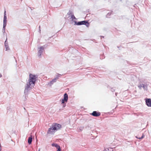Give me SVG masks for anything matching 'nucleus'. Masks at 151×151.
Wrapping results in <instances>:
<instances>
[{
    "label": "nucleus",
    "mask_w": 151,
    "mask_h": 151,
    "mask_svg": "<svg viewBox=\"0 0 151 151\" xmlns=\"http://www.w3.org/2000/svg\"><path fill=\"white\" fill-rule=\"evenodd\" d=\"M138 86L139 89H141L142 87V86H143L142 84H140L138 85Z\"/></svg>",
    "instance_id": "22"
},
{
    "label": "nucleus",
    "mask_w": 151,
    "mask_h": 151,
    "mask_svg": "<svg viewBox=\"0 0 151 151\" xmlns=\"http://www.w3.org/2000/svg\"><path fill=\"white\" fill-rule=\"evenodd\" d=\"M32 140V136H31L30 137H29L28 140V142L29 144L30 145L31 144Z\"/></svg>",
    "instance_id": "12"
},
{
    "label": "nucleus",
    "mask_w": 151,
    "mask_h": 151,
    "mask_svg": "<svg viewBox=\"0 0 151 151\" xmlns=\"http://www.w3.org/2000/svg\"><path fill=\"white\" fill-rule=\"evenodd\" d=\"M104 36H101V38H104Z\"/></svg>",
    "instance_id": "32"
},
{
    "label": "nucleus",
    "mask_w": 151,
    "mask_h": 151,
    "mask_svg": "<svg viewBox=\"0 0 151 151\" xmlns=\"http://www.w3.org/2000/svg\"><path fill=\"white\" fill-rule=\"evenodd\" d=\"M6 23L7 17L6 15V10H5L4 13L3 25H6Z\"/></svg>",
    "instance_id": "6"
},
{
    "label": "nucleus",
    "mask_w": 151,
    "mask_h": 151,
    "mask_svg": "<svg viewBox=\"0 0 151 151\" xmlns=\"http://www.w3.org/2000/svg\"><path fill=\"white\" fill-rule=\"evenodd\" d=\"M37 54L38 57L40 58H41V55L44 50L43 49V48H42V47H40L37 48Z\"/></svg>",
    "instance_id": "5"
},
{
    "label": "nucleus",
    "mask_w": 151,
    "mask_h": 151,
    "mask_svg": "<svg viewBox=\"0 0 151 151\" xmlns=\"http://www.w3.org/2000/svg\"><path fill=\"white\" fill-rule=\"evenodd\" d=\"M144 137V135H143V134L142 135V136L141 137H139L138 138V139H142Z\"/></svg>",
    "instance_id": "27"
},
{
    "label": "nucleus",
    "mask_w": 151,
    "mask_h": 151,
    "mask_svg": "<svg viewBox=\"0 0 151 151\" xmlns=\"http://www.w3.org/2000/svg\"><path fill=\"white\" fill-rule=\"evenodd\" d=\"M56 79L54 78L52 80V81L50 83H50L51 84H52L56 82Z\"/></svg>",
    "instance_id": "15"
},
{
    "label": "nucleus",
    "mask_w": 151,
    "mask_h": 151,
    "mask_svg": "<svg viewBox=\"0 0 151 151\" xmlns=\"http://www.w3.org/2000/svg\"><path fill=\"white\" fill-rule=\"evenodd\" d=\"M61 75L59 73H58L57 75L55 76V77L54 78L57 80L58 79L59 77H61Z\"/></svg>",
    "instance_id": "13"
},
{
    "label": "nucleus",
    "mask_w": 151,
    "mask_h": 151,
    "mask_svg": "<svg viewBox=\"0 0 151 151\" xmlns=\"http://www.w3.org/2000/svg\"><path fill=\"white\" fill-rule=\"evenodd\" d=\"M75 25H85L87 27H88L89 26V24L88 21L84 20L78 22L76 21H74Z\"/></svg>",
    "instance_id": "3"
},
{
    "label": "nucleus",
    "mask_w": 151,
    "mask_h": 151,
    "mask_svg": "<svg viewBox=\"0 0 151 151\" xmlns=\"http://www.w3.org/2000/svg\"><path fill=\"white\" fill-rule=\"evenodd\" d=\"M100 58L101 59L102 58V59L104 58V56L103 55H101Z\"/></svg>",
    "instance_id": "28"
},
{
    "label": "nucleus",
    "mask_w": 151,
    "mask_h": 151,
    "mask_svg": "<svg viewBox=\"0 0 151 151\" xmlns=\"http://www.w3.org/2000/svg\"><path fill=\"white\" fill-rule=\"evenodd\" d=\"M52 125L53 127V129L55 130H57L61 127V125L60 124L56 123H53Z\"/></svg>",
    "instance_id": "4"
},
{
    "label": "nucleus",
    "mask_w": 151,
    "mask_h": 151,
    "mask_svg": "<svg viewBox=\"0 0 151 151\" xmlns=\"http://www.w3.org/2000/svg\"><path fill=\"white\" fill-rule=\"evenodd\" d=\"M47 46V45H45L43 46H41L40 47H42V48H43V50H44V48L46 47Z\"/></svg>",
    "instance_id": "24"
},
{
    "label": "nucleus",
    "mask_w": 151,
    "mask_h": 151,
    "mask_svg": "<svg viewBox=\"0 0 151 151\" xmlns=\"http://www.w3.org/2000/svg\"><path fill=\"white\" fill-rule=\"evenodd\" d=\"M143 86L142 87L144 90H147V86L146 85L144 84H142Z\"/></svg>",
    "instance_id": "14"
},
{
    "label": "nucleus",
    "mask_w": 151,
    "mask_h": 151,
    "mask_svg": "<svg viewBox=\"0 0 151 151\" xmlns=\"http://www.w3.org/2000/svg\"><path fill=\"white\" fill-rule=\"evenodd\" d=\"M2 77V75L1 74L0 75V78Z\"/></svg>",
    "instance_id": "35"
},
{
    "label": "nucleus",
    "mask_w": 151,
    "mask_h": 151,
    "mask_svg": "<svg viewBox=\"0 0 151 151\" xmlns=\"http://www.w3.org/2000/svg\"><path fill=\"white\" fill-rule=\"evenodd\" d=\"M136 138H137L138 139V138H139V137H137V136H136Z\"/></svg>",
    "instance_id": "36"
},
{
    "label": "nucleus",
    "mask_w": 151,
    "mask_h": 151,
    "mask_svg": "<svg viewBox=\"0 0 151 151\" xmlns=\"http://www.w3.org/2000/svg\"><path fill=\"white\" fill-rule=\"evenodd\" d=\"M63 99L65 100V102H67L68 99V96L67 93H65L64 95Z\"/></svg>",
    "instance_id": "11"
},
{
    "label": "nucleus",
    "mask_w": 151,
    "mask_h": 151,
    "mask_svg": "<svg viewBox=\"0 0 151 151\" xmlns=\"http://www.w3.org/2000/svg\"><path fill=\"white\" fill-rule=\"evenodd\" d=\"M57 148L58 149L57 151H60L61 150L60 147V146H59Z\"/></svg>",
    "instance_id": "25"
},
{
    "label": "nucleus",
    "mask_w": 151,
    "mask_h": 151,
    "mask_svg": "<svg viewBox=\"0 0 151 151\" xmlns=\"http://www.w3.org/2000/svg\"><path fill=\"white\" fill-rule=\"evenodd\" d=\"M6 26V25H3V27L2 29V31L3 33L4 34L5 32V27Z\"/></svg>",
    "instance_id": "18"
},
{
    "label": "nucleus",
    "mask_w": 151,
    "mask_h": 151,
    "mask_svg": "<svg viewBox=\"0 0 151 151\" xmlns=\"http://www.w3.org/2000/svg\"><path fill=\"white\" fill-rule=\"evenodd\" d=\"M53 127L52 126L51 127L48 129V131L47 132V134H53L54 133V131L55 130V129H53Z\"/></svg>",
    "instance_id": "7"
},
{
    "label": "nucleus",
    "mask_w": 151,
    "mask_h": 151,
    "mask_svg": "<svg viewBox=\"0 0 151 151\" xmlns=\"http://www.w3.org/2000/svg\"><path fill=\"white\" fill-rule=\"evenodd\" d=\"M84 128V127H79L78 129H79V131H82Z\"/></svg>",
    "instance_id": "17"
},
{
    "label": "nucleus",
    "mask_w": 151,
    "mask_h": 151,
    "mask_svg": "<svg viewBox=\"0 0 151 151\" xmlns=\"http://www.w3.org/2000/svg\"><path fill=\"white\" fill-rule=\"evenodd\" d=\"M0 151H1V145L0 144Z\"/></svg>",
    "instance_id": "33"
},
{
    "label": "nucleus",
    "mask_w": 151,
    "mask_h": 151,
    "mask_svg": "<svg viewBox=\"0 0 151 151\" xmlns=\"http://www.w3.org/2000/svg\"><path fill=\"white\" fill-rule=\"evenodd\" d=\"M67 14L68 15H71L72 14H73L72 11L70 10L68 13Z\"/></svg>",
    "instance_id": "19"
},
{
    "label": "nucleus",
    "mask_w": 151,
    "mask_h": 151,
    "mask_svg": "<svg viewBox=\"0 0 151 151\" xmlns=\"http://www.w3.org/2000/svg\"><path fill=\"white\" fill-rule=\"evenodd\" d=\"M145 103L146 105L149 107H151V99H146Z\"/></svg>",
    "instance_id": "8"
},
{
    "label": "nucleus",
    "mask_w": 151,
    "mask_h": 151,
    "mask_svg": "<svg viewBox=\"0 0 151 151\" xmlns=\"http://www.w3.org/2000/svg\"><path fill=\"white\" fill-rule=\"evenodd\" d=\"M34 86H32L29 84L27 83L24 86V93L25 95H27L29 91L31 90L34 87Z\"/></svg>",
    "instance_id": "2"
},
{
    "label": "nucleus",
    "mask_w": 151,
    "mask_h": 151,
    "mask_svg": "<svg viewBox=\"0 0 151 151\" xmlns=\"http://www.w3.org/2000/svg\"><path fill=\"white\" fill-rule=\"evenodd\" d=\"M7 39L6 38L4 42L5 46L6 48V51L9 50V48L8 46V43L6 42Z\"/></svg>",
    "instance_id": "10"
},
{
    "label": "nucleus",
    "mask_w": 151,
    "mask_h": 151,
    "mask_svg": "<svg viewBox=\"0 0 151 151\" xmlns=\"http://www.w3.org/2000/svg\"><path fill=\"white\" fill-rule=\"evenodd\" d=\"M39 29L40 32V33L41 30L40 29V26H39Z\"/></svg>",
    "instance_id": "30"
},
{
    "label": "nucleus",
    "mask_w": 151,
    "mask_h": 151,
    "mask_svg": "<svg viewBox=\"0 0 151 151\" xmlns=\"http://www.w3.org/2000/svg\"><path fill=\"white\" fill-rule=\"evenodd\" d=\"M63 104V107H65L66 106V104L64 103V104Z\"/></svg>",
    "instance_id": "29"
},
{
    "label": "nucleus",
    "mask_w": 151,
    "mask_h": 151,
    "mask_svg": "<svg viewBox=\"0 0 151 151\" xmlns=\"http://www.w3.org/2000/svg\"><path fill=\"white\" fill-rule=\"evenodd\" d=\"M106 149H107L108 150H109V149L107 148L106 149H105L103 151H107V150H106Z\"/></svg>",
    "instance_id": "31"
},
{
    "label": "nucleus",
    "mask_w": 151,
    "mask_h": 151,
    "mask_svg": "<svg viewBox=\"0 0 151 151\" xmlns=\"http://www.w3.org/2000/svg\"><path fill=\"white\" fill-rule=\"evenodd\" d=\"M110 90L112 92H114L115 90V88L114 87L111 88H110Z\"/></svg>",
    "instance_id": "21"
},
{
    "label": "nucleus",
    "mask_w": 151,
    "mask_h": 151,
    "mask_svg": "<svg viewBox=\"0 0 151 151\" xmlns=\"http://www.w3.org/2000/svg\"><path fill=\"white\" fill-rule=\"evenodd\" d=\"M91 115L94 116L98 117L101 115V113L100 112H97L96 111H94L91 114Z\"/></svg>",
    "instance_id": "9"
},
{
    "label": "nucleus",
    "mask_w": 151,
    "mask_h": 151,
    "mask_svg": "<svg viewBox=\"0 0 151 151\" xmlns=\"http://www.w3.org/2000/svg\"><path fill=\"white\" fill-rule=\"evenodd\" d=\"M117 93H115V95H116V96H117Z\"/></svg>",
    "instance_id": "34"
},
{
    "label": "nucleus",
    "mask_w": 151,
    "mask_h": 151,
    "mask_svg": "<svg viewBox=\"0 0 151 151\" xmlns=\"http://www.w3.org/2000/svg\"><path fill=\"white\" fill-rule=\"evenodd\" d=\"M37 78L38 76L37 75L30 73L29 75V79L27 83L31 84L32 86L33 85L34 86Z\"/></svg>",
    "instance_id": "1"
},
{
    "label": "nucleus",
    "mask_w": 151,
    "mask_h": 151,
    "mask_svg": "<svg viewBox=\"0 0 151 151\" xmlns=\"http://www.w3.org/2000/svg\"><path fill=\"white\" fill-rule=\"evenodd\" d=\"M65 102V100H64L63 99H62L61 101L62 104H64Z\"/></svg>",
    "instance_id": "26"
},
{
    "label": "nucleus",
    "mask_w": 151,
    "mask_h": 151,
    "mask_svg": "<svg viewBox=\"0 0 151 151\" xmlns=\"http://www.w3.org/2000/svg\"><path fill=\"white\" fill-rule=\"evenodd\" d=\"M111 14V13H108L106 15V17L107 18H109V17L110 16Z\"/></svg>",
    "instance_id": "23"
},
{
    "label": "nucleus",
    "mask_w": 151,
    "mask_h": 151,
    "mask_svg": "<svg viewBox=\"0 0 151 151\" xmlns=\"http://www.w3.org/2000/svg\"><path fill=\"white\" fill-rule=\"evenodd\" d=\"M71 18L72 20L75 19H76V18L75 17V16H74V14H72L71 16Z\"/></svg>",
    "instance_id": "20"
},
{
    "label": "nucleus",
    "mask_w": 151,
    "mask_h": 151,
    "mask_svg": "<svg viewBox=\"0 0 151 151\" xmlns=\"http://www.w3.org/2000/svg\"><path fill=\"white\" fill-rule=\"evenodd\" d=\"M52 145L53 147H56V148H57L59 146L57 144H55V143H53V144H52Z\"/></svg>",
    "instance_id": "16"
}]
</instances>
